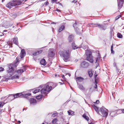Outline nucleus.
<instances>
[{"label": "nucleus", "mask_w": 124, "mask_h": 124, "mask_svg": "<svg viewBox=\"0 0 124 124\" xmlns=\"http://www.w3.org/2000/svg\"><path fill=\"white\" fill-rule=\"evenodd\" d=\"M56 10L58 12H60L61 11L60 10L57 9Z\"/></svg>", "instance_id": "obj_57"}, {"label": "nucleus", "mask_w": 124, "mask_h": 124, "mask_svg": "<svg viewBox=\"0 0 124 124\" xmlns=\"http://www.w3.org/2000/svg\"><path fill=\"white\" fill-rule=\"evenodd\" d=\"M59 83L61 85H63L64 84L62 82H59Z\"/></svg>", "instance_id": "obj_63"}, {"label": "nucleus", "mask_w": 124, "mask_h": 124, "mask_svg": "<svg viewBox=\"0 0 124 124\" xmlns=\"http://www.w3.org/2000/svg\"><path fill=\"white\" fill-rule=\"evenodd\" d=\"M93 107L94 108V110L95 111L97 112V113L101 115L99 113V108L96 107L95 105H93Z\"/></svg>", "instance_id": "obj_21"}, {"label": "nucleus", "mask_w": 124, "mask_h": 124, "mask_svg": "<svg viewBox=\"0 0 124 124\" xmlns=\"http://www.w3.org/2000/svg\"><path fill=\"white\" fill-rule=\"evenodd\" d=\"M100 111L101 113V116L105 117L107 116L108 115V110L105 107H103L100 108Z\"/></svg>", "instance_id": "obj_4"}, {"label": "nucleus", "mask_w": 124, "mask_h": 124, "mask_svg": "<svg viewBox=\"0 0 124 124\" xmlns=\"http://www.w3.org/2000/svg\"><path fill=\"white\" fill-rule=\"evenodd\" d=\"M68 113L69 115H72L74 113V112L73 111L70 110L68 111Z\"/></svg>", "instance_id": "obj_30"}, {"label": "nucleus", "mask_w": 124, "mask_h": 124, "mask_svg": "<svg viewBox=\"0 0 124 124\" xmlns=\"http://www.w3.org/2000/svg\"><path fill=\"white\" fill-rule=\"evenodd\" d=\"M40 64L41 65H46V60L45 59H43L40 61Z\"/></svg>", "instance_id": "obj_24"}, {"label": "nucleus", "mask_w": 124, "mask_h": 124, "mask_svg": "<svg viewBox=\"0 0 124 124\" xmlns=\"http://www.w3.org/2000/svg\"><path fill=\"white\" fill-rule=\"evenodd\" d=\"M65 27L64 25L60 27L58 31L59 32H61V31H62L64 29Z\"/></svg>", "instance_id": "obj_27"}, {"label": "nucleus", "mask_w": 124, "mask_h": 124, "mask_svg": "<svg viewBox=\"0 0 124 124\" xmlns=\"http://www.w3.org/2000/svg\"><path fill=\"white\" fill-rule=\"evenodd\" d=\"M88 74L89 75V76L90 77H92L93 76V74L92 73V72L91 71H88Z\"/></svg>", "instance_id": "obj_37"}, {"label": "nucleus", "mask_w": 124, "mask_h": 124, "mask_svg": "<svg viewBox=\"0 0 124 124\" xmlns=\"http://www.w3.org/2000/svg\"><path fill=\"white\" fill-rule=\"evenodd\" d=\"M57 0H52V3H54L55 2H56Z\"/></svg>", "instance_id": "obj_46"}, {"label": "nucleus", "mask_w": 124, "mask_h": 124, "mask_svg": "<svg viewBox=\"0 0 124 124\" xmlns=\"http://www.w3.org/2000/svg\"><path fill=\"white\" fill-rule=\"evenodd\" d=\"M84 79V78L81 77H77L76 79L77 81L81 82H82Z\"/></svg>", "instance_id": "obj_22"}, {"label": "nucleus", "mask_w": 124, "mask_h": 124, "mask_svg": "<svg viewBox=\"0 0 124 124\" xmlns=\"http://www.w3.org/2000/svg\"><path fill=\"white\" fill-rule=\"evenodd\" d=\"M116 113V112L115 111H110V115L111 116H115V114Z\"/></svg>", "instance_id": "obj_28"}, {"label": "nucleus", "mask_w": 124, "mask_h": 124, "mask_svg": "<svg viewBox=\"0 0 124 124\" xmlns=\"http://www.w3.org/2000/svg\"><path fill=\"white\" fill-rule=\"evenodd\" d=\"M45 5V4H44V3L43 4H42V7H43Z\"/></svg>", "instance_id": "obj_61"}, {"label": "nucleus", "mask_w": 124, "mask_h": 124, "mask_svg": "<svg viewBox=\"0 0 124 124\" xmlns=\"http://www.w3.org/2000/svg\"><path fill=\"white\" fill-rule=\"evenodd\" d=\"M122 112L123 113H124V109H121L118 110L117 111V112Z\"/></svg>", "instance_id": "obj_35"}, {"label": "nucleus", "mask_w": 124, "mask_h": 124, "mask_svg": "<svg viewBox=\"0 0 124 124\" xmlns=\"http://www.w3.org/2000/svg\"><path fill=\"white\" fill-rule=\"evenodd\" d=\"M14 96V94H10L9 95L8 98L9 100L12 101L16 98V97Z\"/></svg>", "instance_id": "obj_17"}, {"label": "nucleus", "mask_w": 124, "mask_h": 124, "mask_svg": "<svg viewBox=\"0 0 124 124\" xmlns=\"http://www.w3.org/2000/svg\"><path fill=\"white\" fill-rule=\"evenodd\" d=\"M26 70V68L25 67L23 66V69L18 70L17 71V72L18 73L21 74L24 71H25Z\"/></svg>", "instance_id": "obj_14"}, {"label": "nucleus", "mask_w": 124, "mask_h": 124, "mask_svg": "<svg viewBox=\"0 0 124 124\" xmlns=\"http://www.w3.org/2000/svg\"><path fill=\"white\" fill-rule=\"evenodd\" d=\"M95 84H97V80L96 79L95 80Z\"/></svg>", "instance_id": "obj_56"}, {"label": "nucleus", "mask_w": 124, "mask_h": 124, "mask_svg": "<svg viewBox=\"0 0 124 124\" xmlns=\"http://www.w3.org/2000/svg\"><path fill=\"white\" fill-rule=\"evenodd\" d=\"M81 66L83 68H86L89 66V64L85 61H84L81 63Z\"/></svg>", "instance_id": "obj_6"}, {"label": "nucleus", "mask_w": 124, "mask_h": 124, "mask_svg": "<svg viewBox=\"0 0 124 124\" xmlns=\"http://www.w3.org/2000/svg\"><path fill=\"white\" fill-rule=\"evenodd\" d=\"M57 113L53 114L52 115V116L53 117H54L57 115Z\"/></svg>", "instance_id": "obj_40"}, {"label": "nucleus", "mask_w": 124, "mask_h": 124, "mask_svg": "<svg viewBox=\"0 0 124 124\" xmlns=\"http://www.w3.org/2000/svg\"><path fill=\"white\" fill-rule=\"evenodd\" d=\"M78 87L81 89L82 90H85V89L83 87V85L81 84H80L79 85Z\"/></svg>", "instance_id": "obj_32"}, {"label": "nucleus", "mask_w": 124, "mask_h": 124, "mask_svg": "<svg viewBox=\"0 0 124 124\" xmlns=\"http://www.w3.org/2000/svg\"><path fill=\"white\" fill-rule=\"evenodd\" d=\"M51 24H56V23H55L54 22H53Z\"/></svg>", "instance_id": "obj_62"}, {"label": "nucleus", "mask_w": 124, "mask_h": 124, "mask_svg": "<svg viewBox=\"0 0 124 124\" xmlns=\"http://www.w3.org/2000/svg\"><path fill=\"white\" fill-rule=\"evenodd\" d=\"M82 44L80 46H77L75 44V43H73L72 44V48H70V50H75V49H77V48H80L82 47Z\"/></svg>", "instance_id": "obj_8"}, {"label": "nucleus", "mask_w": 124, "mask_h": 124, "mask_svg": "<svg viewBox=\"0 0 124 124\" xmlns=\"http://www.w3.org/2000/svg\"><path fill=\"white\" fill-rule=\"evenodd\" d=\"M99 102V100H97L94 103L95 104H98Z\"/></svg>", "instance_id": "obj_44"}, {"label": "nucleus", "mask_w": 124, "mask_h": 124, "mask_svg": "<svg viewBox=\"0 0 124 124\" xmlns=\"http://www.w3.org/2000/svg\"><path fill=\"white\" fill-rule=\"evenodd\" d=\"M42 95H40L37 96L36 97V98L38 100L42 99Z\"/></svg>", "instance_id": "obj_31"}, {"label": "nucleus", "mask_w": 124, "mask_h": 124, "mask_svg": "<svg viewBox=\"0 0 124 124\" xmlns=\"http://www.w3.org/2000/svg\"><path fill=\"white\" fill-rule=\"evenodd\" d=\"M40 91V90L38 88L37 89H36L35 90H34L33 93H34L35 94L39 92Z\"/></svg>", "instance_id": "obj_33"}, {"label": "nucleus", "mask_w": 124, "mask_h": 124, "mask_svg": "<svg viewBox=\"0 0 124 124\" xmlns=\"http://www.w3.org/2000/svg\"><path fill=\"white\" fill-rule=\"evenodd\" d=\"M31 104L35 105L36 104V100L33 98H31L29 100Z\"/></svg>", "instance_id": "obj_10"}, {"label": "nucleus", "mask_w": 124, "mask_h": 124, "mask_svg": "<svg viewBox=\"0 0 124 124\" xmlns=\"http://www.w3.org/2000/svg\"><path fill=\"white\" fill-rule=\"evenodd\" d=\"M55 77H58V76H59V75H58L56 74L55 75Z\"/></svg>", "instance_id": "obj_59"}, {"label": "nucleus", "mask_w": 124, "mask_h": 124, "mask_svg": "<svg viewBox=\"0 0 124 124\" xmlns=\"http://www.w3.org/2000/svg\"><path fill=\"white\" fill-rule=\"evenodd\" d=\"M12 65L11 64H10L9 65V69L8 70V73H11L12 72L14 71V69L12 67Z\"/></svg>", "instance_id": "obj_13"}, {"label": "nucleus", "mask_w": 124, "mask_h": 124, "mask_svg": "<svg viewBox=\"0 0 124 124\" xmlns=\"http://www.w3.org/2000/svg\"><path fill=\"white\" fill-rule=\"evenodd\" d=\"M122 56H123V55H119V58L122 57Z\"/></svg>", "instance_id": "obj_64"}, {"label": "nucleus", "mask_w": 124, "mask_h": 124, "mask_svg": "<svg viewBox=\"0 0 124 124\" xmlns=\"http://www.w3.org/2000/svg\"><path fill=\"white\" fill-rule=\"evenodd\" d=\"M95 84V86H94V88H95L96 89L97 88V84Z\"/></svg>", "instance_id": "obj_53"}, {"label": "nucleus", "mask_w": 124, "mask_h": 124, "mask_svg": "<svg viewBox=\"0 0 124 124\" xmlns=\"http://www.w3.org/2000/svg\"><path fill=\"white\" fill-rule=\"evenodd\" d=\"M5 103L3 102H0V109L2 108ZM1 113V110L0 109V114Z\"/></svg>", "instance_id": "obj_26"}, {"label": "nucleus", "mask_w": 124, "mask_h": 124, "mask_svg": "<svg viewBox=\"0 0 124 124\" xmlns=\"http://www.w3.org/2000/svg\"><path fill=\"white\" fill-rule=\"evenodd\" d=\"M52 123L53 124H60L59 121L56 118L54 119L52 121Z\"/></svg>", "instance_id": "obj_19"}, {"label": "nucleus", "mask_w": 124, "mask_h": 124, "mask_svg": "<svg viewBox=\"0 0 124 124\" xmlns=\"http://www.w3.org/2000/svg\"><path fill=\"white\" fill-rule=\"evenodd\" d=\"M13 42L16 45L18 44V42L17 40V37H15L13 38Z\"/></svg>", "instance_id": "obj_23"}, {"label": "nucleus", "mask_w": 124, "mask_h": 124, "mask_svg": "<svg viewBox=\"0 0 124 124\" xmlns=\"http://www.w3.org/2000/svg\"><path fill=\"white\" fill-rule=\"evenodd\" d=\"M74 36L73 35H70L68 38V40L70 42L72 41L73 40Z\"/></svg>", "instance_id": "obj_20"}, {"label": "nucleus", "mask_w": 124, "mask_h": 124, "mask_svg": "<svg viewBox=\"0 0 124 124\" xmlns=\"http://www.w3.org/2000/svg\"><path fill=\"white\" fill-rule=\"evenodd\" d=\"M16 64L17 62H18V58H16Z\"/></svg>", "instance_id": "obj_50"}, {"label": "nucleus", "mask_w": 124, "mask_h": 124, "mask_svg": "<svg viewBox=\"0 0 124 124\" xmlns=\"http://www.w3.org/2000/svg\"><path fill=\"white\" fill-rule=\"evenodd\" d=\"M44 3L46 6L48 5L49 3L48 1H46Z\"/></svg>", "instance_id": "obj_47"}, {"label": "nucleus", "mask_w": 124, "mask_h": 124, "mask_svg": "<svg viewBox=\"0 0 124 124\" xmlns=\"http://www.w3.org/2000/svg\"><path fill=\"white\" fill-rule=\"evenodd\" d=\"M4 69L2 67H0V72L2 71Z\"/></svg>", "instance_id": "obj_49"}, {"label": "nucleus", "mask_w": 124, "mask_h": 124, "mask_svg": "<svg viewBox=\"0 0 124 124\" xmlns=\"http://www.w3.org/2000/svg\"><path fill=\"white\" fill-rule=\"evenodd\" d=\"M78 61V59H76L75 60V62H77Z\"/></svg>", "instance_id": "obj_60"}, {"label": "nucleus", "mask_w": 124, "mask_h": 124, "mask_svg": "<svg viewBox=\"0 0 124 124\" xmlns=\"http://www.w3.org/2000/svg\"><path fill=\"white\" fill-rule=\"evenodd\" d=\"M77 2V1L75 0H73L72 1V2L73 3H76Z\"/></svg>", "instance_id": "obj_54"}, {"label": "nucleus", "mask_w": 124, "mask_h": 124, "mask_svg": "<svg viewBox=\"0 0 124 124\" xmlns=\"http://www.w3.org/2000/svg\"><path fill=\"white\" fill-rule=\"evenodd\" d=\"M73 26L76 32H79L78 30L79 29L78 28V24L77 23V22H76L73 24Z\"/></svg>", "instance_id": "obj_9"}, {"label": "nucleus", "mask_w": 124, "mask_h": 124, "mask_svg": "<svg viewBox=\"0 0 124 124\" xmlns=\"http://www.w3.org/2000/svg\"><path fill=\"white\" fill-rule=\"evenodd\" d=\"M100 59V58L99 57H98L96 59V63L97 61L98 60V59Z\"/></svg>", "instance_id": "obj_52"}, {"label": "nucleus", "mask_w": 124, "mask_h": 124, "mask_svg": "<svg viewBox=\"0 0 124 124\" xmlns=\"http://www.w3.org/2000/svg\"><path fill=\"white\" fill-rule=\"evenodd\" d=\"M26 54L25 52L24 49L21 50V52L20 57L21 58H23L24 57V54Z\"/></svg>", "instance_id": "obj_18"}, {"label": "nucleus", "mask_w": 124, "mask_h": 124, "mask_svg": "<svg viewBox=\"0 0 124 124\" xmlns=\"http://www.w3.org/2000/svg\"><path fill=\"white\" fill-rule=\"evenodd\" d=\"M116 69L117 73L119 75L121 73V71H120V70L118 69L117 67H116Z\"/></svg>", "instance_id": "obj_36"}, {"label": "nucleus", "mask_w": 124, "mask_h": 124, "mask_svg": "<svg viewBox=\"0 0 124 124\" xmlns=\"http://www.w3.org/2000/svg\"><path fill=\"white\" fill-rule=\"evenodd\" d=\"M62 78H63L64 80H65L66 78H65V77L64 75H62Z\"/></svg>", "instance_id": "obj_51"}, {"label": "nucleus", "mask_w": 124, "mask_h": 124, "mask_svg": "<svg viewBox=\"0 0 124 124\" xmlns=\"http://www.w3.org/2000/svg\"><path fill=\"white\" fill-rule=\"evenodd\" d=\"M113 44H112V45H111V49H113Z\"/></svg>", "instance_id": "obj_55"}, {"label": "nucleus", "mask_w": 124, "mask_h": 124, "mask_svg": "<svg viewBox=\"0 0 124 124\" xmlns=\"http://www.w3.org/2000/svg\"><path fill=\"white\" fill-rule=\"evenodd\" d=\"M53 88H54L55 87H56L57 85V84H56V83H53Z\"/></svg>", "instance_id": "obj_41"}, {"label": "nucleus", "mask_w": 124, "mask_h": 124, "mask_svg": "<svg viewBox=\"0 0 124 124\" xmlns=\"http://www.w3.org/2000/svg\"><path fill=\"white\" fill-rule=\"evenodd\" d=\"M41 94L45 95H46L48 92L46 90V88H43L40 91Z\"/></svg>", "instance_id": "obj_15"}, {"label": "nucleus", "mask_w": 124, "mask_h": 124, "mask_svg": "<svg viewBox=\"0 0 124 124\" xmlns=\"http://www.w3.org/2000/svg\"><path fill=\"white\" fill-rule=\"evenodd\" d=\"M111 53L113 54H114L115 53L114 51L113 50V49H111Z\"/></svg>", "instance_id": "obj_48"}, {"label": "nucleus", "mask_w": 124, "mask_h": 124, "mask_svg": "<svg viewBox=\"0 0 124 124\" xmlns=\"http://www.w3.org/2000/svg\"><path fill=\"white\" fill-rule=\"evenodd\" d=\"M44 87L46 88V90L48 92L50 91L51 90L52 88L51 86H49L47 84L45 85Z\"/></svg>", "instance_id": "obj_12"}, {"label": "nucleus", "mask_w": 124, "mask_h": 124, "mask_svg": "<svg viewBox=\"0 0 124 124\" xmlns=\"http://www.w3.org/2000/svg\"><path fill=\"white\" fill-rule=\"evenodd\" d=\"M83 48L84 49H86L87 48L88 46H83Z\"/></svg>", "instance_id": "obj_43"}, {"label": "nucleus", "mask_w": 124, "mask_h": 124, "mask_svg": "<svg viewBox=\"0 0 124 124\" xmlns=\"http://www.w3.org/2000/svg\"><path fill=\"white\" fill-rule=\"evenodd\" d=\"M118 1V6L119 9H120L123 6L124 0H117Z\"/></svg>", "instance_id": "obj_7"}, {"label": "nucleus", "mask_w": 124, "mask_h": 124, "mask_svg": "<svg viewBox=\"0 0 124 124\" xmlns=\"http://www.w3.org/2000/svg\"><path fill=\"white\" fill-rule=\"evenodd\" d=\"M14 96L16 97V98L21 96L22 97V96H30L31 95V94L29 93H25V92H23L22 93H18L16 94H14Z\"/></svg>", "instance_id": "obj_5"}, {"label": "nucleus", "mask_w": 124, "mask_h": 124, "mask_svg": "<svg viewBox=\"0 0 124 124\" xmlns=\"http://www.w3.org/2000/svg\"><path fill=\"white\" fill-rule=\"evenodd\" d=\"M117 35L118 37L120 38H122L123 37L122 35L120 33H118L117 34Z\"/></svg>", "instance_id": "obj_34"}, {"label": "nucleus", "mask_w": 124, "mask_h": 124, "mask_svg": "<svg viewBox=\"0 0 124 124\" xmlns=\"http://www.w3.org/2000/svg\"><path fill=\"white\" fill-rule=\"evenodd\" d=\"M99 24L98 23H93V27H95L97 26L98 27L99 25Z\"/></svg>", "instance_id": "obj_39"}, {"label": "nucleus", "mask_w": 124, "mask_h": 124, "mask_svg": "<svg viewBox=\"0 0 124 124\" xmlns=\"http://www.w3.org/2000/svg\"><path fill=\"white\" fill-rule=\"evenodd\" d=\"M54 52L51 50L50 51L48 54V56L49 57H53L54 56Z\"/></svg>", "instance_id": "obj_16"}, {"label": "nucleus", "mask_w": 124, "mask_h": 124, "mask_svg": "<svg viewBox=\"0 0 124 124\" xmlns=\"http://www.w3.org/2000/svg\"><path fill=\"white\" fill-rule=\"evenodd\" d=\"M85 54L87 56V60L89 61L90 62L93 63V59L92 55V53L90 51L86 50Z\"/></svg>", "instance_id": "obj_3"}, {"label": "nucleus", "mask_w": 124, "mask_h": 124, "mask_svg": "<svg viewBox=\"0 0 124 124\" xmlns=\"http://www.w3.org/2000/svg\"><path fill=\"white\" fill-rule=\"evenodd\" d=\"M23 0H16L15 1H11L7 4L6 6L7 8L11 9L14 6L20 5Z\"/></svg>", "instance_id": "obj_2"}, {"label": "nucleus", "mask_w": 124, "mask_h": 124, "mask_svg": "<svg viewBox=\"0 0 124 124\" xmlns=\"http://www.w3.org/2000/svg\"><path fill=\"white\" fill-rule=\"evenodd\" d=\"M83 116L87 121H88L89 120V119L88 117V116H87L86 115V114H84L83 115Z\"/></svg>", "instance_id": "obj_29"}, {"label": "nucleus", "mask_w": 124, "mask_h": 124, "mask_svg": "<svg viewBox=\"0 0 124 124\" xmlns=\"http://www.w3.org/2000/svg\"><path fill=\"white\" fill-rule=\"evenodd\" d=\"M120 15H119L118 16H116V20L118 19L120 17Z\"/></svg>", "instance_id": "obj_45"}, {"label": "nucleus", "mask_w": 124, "mask_h": 124, "mask_svg": "<svg viewBox=\"0 0 124 124\" xmlns=\"http://www.w3.org/2000/svg\"><path fill=\"white\" fill-rule=\"evenodd\" d=\"M87 26L88 27H93V23H89L87 24Z\"/></svg>", "instance_id": "obj_38"}, {"label": "nucleus", "mask_w": 124, "mask_h": 124, "mask_svg": "<svg viewBox=\"0 0 124 124\" xmlns=\"http://www.w3.org/2000/svg\"><path fill=\"white\" fill-rule=\"evenodd\" d=\"M105 24H103L102 25H101L99 24L98 27L101 30H105L107 28V26L104 25Z\"/></svg>", "instance_id": "obj_11"}, {"label": "nucleus", "mask_w": 124, "mask_h": 124, "mask_svg": "<svg viewBox=\"0 0 124 124\" xmlns=\"http://www.w3.org/2000/svg\"><path fill=\"white\" fill-rule=\"evenodd\" d=\"M42 52V50H40L38 51L37 52L34 53L33 54V55L34 56H36L39 54L40 53H41Z\"/></svg>", "instance_id": "obj_25"}, {"label": "nucleus", "mask_w": 124, "mask_h": 124, "mask_svg": "<svg viewBox=\"0 0 124 124\" xmlns=\"http://www.w3.org/2000/svg\"><path fill=\"white\" fill-rule=\"evenodd\" d=\"M71 51V50L69 49L67 50H63L59 51V53L60 56L63 57V59L64 61L67 62L69 61V59L70 58Z\"/></svg>", "instance_id": "obj_1"}, {"label": "nucleus", "mask_w": 124, "mask_h": 124, "mask_svg": "<svg viewBox=\"0 0 124 124\" xmlns=\"http://www.w3.org/2000/svg\"><path fill=\"white\" fill-rule=\"evenodd\" d=\"M19 76L17 75H15L14 76V78H19Z\"/></svg>", "instance_id": "obj_42"}, {"label": "nucleus", "mask_w": 124, "mask_h": 124, "mask_svg": "<svg viewBox=\"0 0 124 124\" xmlns=\"http://www.w3.org/2000/svg\"><path fill=\"white\" fill-rule=\"evenodd\" d=\"M112 31H113V30H111L110 31V33L111 34V35H112Z\"/></svg>", "instance_id": "obj_58"}]
</instances>
